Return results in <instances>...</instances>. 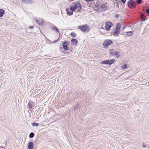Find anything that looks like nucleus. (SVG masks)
<instances>
[{
	"mask_svg": "<svg viewBox=\"0 0 149 149\" xmlns=\"http://www.w3.org/2000/svg\"><path fill=\"white\" fill-rule=\"evenodd\" d=\"M79 104L77 103L76 105H75L74 106V111L75 110H77L78 109V108L79 107Z\"/></svg>",
	"mask_w": 149,
	"mask_h": 149,
	"instance_id": "nucleus-25",
	"label": "nucleus"
},
{
	"mask_svg": "<svg viewBox=\"0 0 149 149\" xmlns=\"http://www.w3.org/2000/svg\"><path fill=\"white\" fill-rule=\"evenodd\" d=\"M127 5L131 9H134L136 7V4L133 0H129L127 3Z\"/></svg>",
	"mask_w": 149,
	"mask_h": 149,
	"instance_id": "nucleus-5",
	"label": "nucleus"
},
{
	"mask_svg": "<svg viewBox=\"0 0 149 149\" xmlns=\"http://www.w3.org/2000/svg\"><path fill=\"white\" fill-rule=\"evenodd\" d=\"M1 148L4 149V147L3 146H1Z\"/></svg>",
	"mask_w": 149,
	"mask_h": 149,
	"instance_id": "nucleus-38",
	"label": "nucleus"
},
{
	"mask_svg": "<svg viewBox=\"0 0 149 149\" xmlns=\"http://www.w3.org/2000/svg\"><path fill=\"white\" fill-rule=\"evenodd\" d=\"M34 103L31 100H30L28 103L27 106L28 108L29 109L30 111H31V109L33 107V105H34Z\"/></svg>",
	"mask_w": 149,
	"mask_h": 149,
	"instance_id": "nucleus-9",
	"label": "nucleus"
},
{
	"mask_svg": "<svg viewBox=\"0 0 149 149\" xmlns=\"http://www.w3.org/2000/svg\"><path fill=\"white\" fill-rule=\"evenodd\" d=\"M115 60L114 59H112L110 60H108V65H111L114 63L115 61Z\"/></svg>",
	"mask_w": 149,
	"mask_h": 149,
	"instance_id": "nucleus-18",
	"label": "nucleus"
},
{
	"mask_svg": "<svg viewBox=\"0 0 149 149\" xmlns=\"http://www.w3.org/2000/svg\"><path fill=\"white\" fill-rule=\"evenodd\" d=\"M106 4H102L100 6V8L102 10L105 11L107 10V6H106Z\"/></svg>",
	"mask_w": 149,
	"mask_h": 149,
	"instance_id": "nucleus-14",
	"label": "nucleus"
},
{
	"mask_svg": "<svg viewBox=\"0 0 149 149\" xmlns=\"http://www.w3.org/2000/svg\"><path fill=\"white\" fill-rule=\"evenodd\" d=\"M86 2H92L94 1V0H84Z\"/></svg>",
	"mask_w": 149,
	"mask_h": 149,
	"instance_id": "nucleus-29",
	"label": "nucleus"
},
{
	"mask_svg": "<svg viewBox=\"0 0 149 149\" xmlns=\"http://www.w3.org/2000/svg\"><path fill=\"white\" fill-rule=\"evenodd\" d=\"M120 33V31L114 29V31L113 29L111 32L110 33V34L114 36H118V34Z\"/></svg>",
	"mask_w": 149,
	"mask_h": 149,
	"instance_id": "nucleus-8",
	"label": "nucleus"
},
{
	"mask_svg": "<svg viewBox=\"0 0 149 149\" xmlns=\"http://www.w3.org/2000/svg\"><path fill=\"white\" fill-rule=\"evenodd\" d=\"M78 28L81 31L84 32H88L90 30L89 27L86 24L79 26Z\"/></svg>",
	"mask_w": 149,
	"mask_h": 149,
	"instance_id": "nucleus-3",
	"label": "nucleus"
},
{
	"mask_svg": "<svg viewBox=\"0 0 149 149\" xmlns=\"http://www.w3.org/2000/svg\"><path fill=\"white\" fill-rule=\"evenodd\" d=\"M119 3H120L121 5H122V4H121V3H120V2H119Z\"/></svg>",
	"mask_w": 149,
	"mask_h": 149,
	"instance_id": "nucleus-39",
	"label": "nucleus"
},
{
	"mask_svg": "<svg viewBox=\"0 0 149 149\" xmlns=\"http://www.w3.org/2000/svg\"><path fill=\"white\" fill-rule=\"evenodd\" d=\"M113 44V42L110 39H106L104 40L103 43V46L104 48H107L109 46Z\"/></svg>",
	"mask_w": 149,
	"mask_h": 149,
	"instance_id": "nucleus-4",
	"label": "nucleus"
},
{
	"mask_svg": "<svg viewBox=\"0 0 149 149\" xmlns=\"http://www.w3.org/2000/svg\"><path fill=\"white\" fill-rule=\"evenodd\" d=\"M148 148H149V146H148Z\"/></svg>",
	"mask_w": 149,
	"mask_h": 149,
	"instance_id": "nucleus-40",
	"label": "nucleus"
},
{
	"mask_svg": "<svg viewBox=\"0 0 149 149\" xmlns=\"http://www.w3.org/2000/svg\"><path fill=\"white\" fill-rule=\"evenodd\" d=\"M142 146L143 148H146V145L144 144V143L143 144Z\"/></svg>",
	"mask_w": 149,
	"mask_h": 149,
	"instance_id": "nucleus-35",
	"label": "nucleus"
},
{
	"mask_svg": "<svg viewBox=\"0 0 149 149\" xmlns=\"http://www.w3.org/2000/svg\"><path fill=\"white\" fill-rule=\"evenodd\" d=\"M34 143L33 142L30 141L28 144V148L27 149H33Z\"/></svg>",
	"mask_w": 149,
	"mask_h": 149,
	"instance_id": "nucleus-10",
	"label": "nucleus"
},
{
	"mask_svg": "<svg viewBox=\"0 0 149 149\" xmlns=\"http://www.w3.org/2000/svg\"><path fill=\"white\" fill-rule=\"evenodd\" d=\"M59 37L58 38L57 40H55L53 41V42H52V43H56V42H57L59 40Z\"/></svg>",
	"mask_w": 149,
	"mask_h": 149,
	"instance_id": "nucleus-32",
	"label": "nucleus"
},
{
	"mask_svg": "<svg viewBox=\"0 0 149 149\" xmlns=\"http://www.w3.org/2000/svg\"><path fill=\"white\" fill-rule=\"evenodd\" d=\"M69 45V42L68 41L65 40L62 43V46L63 49L65 50H67L69 49L68 46Z\"/></svg>",
	"mask_w": 149,
	"mask_h": 149,
	"instance_id": "nucleus-7",
	"label": "nucleus"
},
{
	"mask_svg": "<svg viewBox=\"0 0 149 149\" xmlns=\"http://www.w3.org/2000/svg\"><path fill=\"white\" fill-rule=\"evenodd\" d=\"M70 8H66L65 9V10L66 11V14L69 16H71L73 14V12L72 11H70Z\"/></svg>",
	"mask_w": 149,
	"mask_h": 149,
	"instance_id": "nucleus-13",
	"label": "nucleus"
},
{
	"mask_svg": "<svg viewBox=\"0 0 149 149\" xmlns=\"http://www.w3.org/2000/svg\"><path fill=\"white\" fill-rule=\"evenodd\" d=\"M22 2L25 3V4H31L32 3L31 0H22Z\"/></svg>",
	"mask_w": 149,
	"mask_h": 149,
	"instance_id": "nucleus-17",
	"label": "nucleus"
},
{
	"mask_svg": "<svg viewBox=\"0 0 149 149\" xmlns=\"http://www.w3.org/2000/svg\"><path fill=\"white\" fill-rule=\"evenodd\" d=\"M144 12H145L147 14L149 15V8H146L144 9Z\"/></svg>",
	"mask_w": 149,
	"mask_h": 149,
	"instance_id": "nucleus-27",
	"label": "nucleus"
},
{
	"mask_svg": "<svg viewBox=\"0 0 149 149\" xmlns=\"http://www.w3.org/2000/svg\"><path fill=\"white\" fill-rule=\"evenodd\" d=\"M108 60H104L100 62L101 64H107L108 65Z\"/></svg>",
	"mask_w": 149,
	"mask_h": 149,
	"instance_id": "nucleus-21",
	"label": "nucleus"
},
{
	"mask_svg": "<svg viewBox=\"0 0 149 149\" xmlns=\"http://www.w3.org/2000/svg\"><path fill=\"white\" fill-rule=\"evenodd\" d=\"M1 149H2V148H1Z\"/></svg>",
	"mask_w": 149,
	"mask_h": 149,
	"instance_id": "nucleus-42",
	"label": "nucleus"
},
{
	"mask_svg": "<svg viewBox=\"0 0 149 149\" xmlns=\"http://www.w3.org/2000/svg\"><path fill=\"white\" fill-rule=\"evenodd\" d=\"M124 34L128 36H132L133 34V32L131 31H130L128 32H125Z\"/></svg>",
	"mask_w": 149,
	"mask_h": 149,
	"instance_id": "nucleus-16",
	"label": "nucleus"
},
{
	"mask_svg": "<svg viewBox=\"0 0 149 149\" xmlns=\"http://www.w3.org/2000/svg\"><path fill=\"white\" fill-rule=\"evenodd\" d=\"M119 14H117L115 15V17L116 18H118L119 17Z\"/></svg>",
	"mask_w": 149,
	"mask_h": 149,
	"instance_id": "nucleus-30",
	"label": "nucleus"
},
{
	"mask_svg": "<svg viewBox=\"0 0 149 149\" xmlns=\"http://www.w3.org/2000/svg\"><path fill=\"white\" fill-rule=\"evenodd\" d=\"M126 1V0H120L121 2L123 3L124 4L125 3Z\"/></svg>",
	"mask_w": 149,
	"mask_h": 149,
	"instance_id": "nucleus-31",
	"label": "nucleus"
},
{
	"mask_svg": "<svg viewBox=\"0 0 149 149\" xmlns=\"http://www.w3.org/2000/svg\"><path fill=\"white\" fill-rule=\"evenodd\" d=\"M51 30L53 31H55L56 32H57L59 33V29L54 25H53L51 27Z\"/></svg>",
	"mask_w": 149,
	"mask_h": 149,
	"instance_id": "nucleus-12",
	"label": "nucleus"
},
{
	"mask_svg": "<svg viewBox=\"0 0 149 149\" xmlns=\"http://www.w3.org/2000/svg\"><path fill=\"white\" fill-rule=\"evenodd\" d=\"M34 27V26H29V28L30 29H33Z\"/></svg>",
	"mask_w": 149,
	"mask_h": 149,
	"instance_id": "nucleus-34",
	"label": "nucleus"
},
{
	"mask_svg": "<svg viewBox=\"0 0 149 149\" xmlns=\"http://www.w3.org/2000/svg\"><path fill=\"white\" fill-rule=\"evenodd\" d=\"M121 68L123 70H125L128 68V66L126 63H124L121 66Z\"/></svg>",
	"mask_w": 149,
	"mask_h": 149,
	"instance_id": "nucleus-22",
	"label": "nucleus"
},
{
	"mask_svg": "<svg viewBox=\"0 0 149 149\" xmlns=\"http://www.w3.org/2000/svg\"><path fill=\"white\" fill-rule=\"evenodd\" d=\"M121 27V26L120 24L119 23H118L116 24V26L115 29L120 31Z\"/></svg>",
	"mask_w": 149,
	"mask_h": 149,
	"instance_id": "nucleus-19",
	"label": "nucleus"
},
{
	"mask_svg": "<svg viewBox=\"0 0 149 149\" xmlns=\"http://www.w3.org/2000/svg\"><path fill=\"white\" fill-rule=\"evenodd\" d=\"M71 36L73 38H75L76 36V34L74 32H71L70 33Z\"/></svg>",
	"mask_w": 149,
	"mask_h": 149,
	"instance_id": "nucleus-26",
	"label": "nucleus"
},
{
	"mask_svg": "<svg viewBox=\"0 0 149 149\" xmlns=\"http://www.w3.org/2000/svg\"><path fill=\"white\" fill-rule=\"evenodd\" d=\"M117 6L118 7V2H117Z\"/></svg>",
	"mask_w": 149,
	"mask_h": 149,
	"instance_id": "nucleus-37",
	"label": "nucleus"
},
{
	"mask_svg": "<svg viewBox=\"0 0 149 149\" xmlns=\"http://www.w3.org/2000/svg\"><path fill=\"white\" fill-rule=\"evenodd\" d=\"M113 26V24L110 21L107 22L105 23V28L107 31H109L110 30L111 28Z\"/></svg>",
	"mask_w": 149,
	"mask_h": 149,
	"instance_id": "nucleus-6",
	"label": "nucleus"
},
{
	"mask_svg": "<svg viewBox=\"0 0 149 149\" xmlns=\"http://www.w3.org/2000/svg\"><path fill=\"white\" fill-rule=\"evenodd\" d=\"M5 13V10L2 9H0V17H1Z\"/></svg>",
	"mask_w": 149,
	"mask_h": 149,
	"instance_id": "nucleus-20",
	"label": "nucleus"
},
{
	"mask_svg": "<svg viewBox=\"0 0 149 149\" xmlns=\"http://www.w3.org/2000/svg\"><path fill=\"white\" fill-rule=\"evenodd\" d=\"M71 42L73 45H77L78 42V40L77 39L72 38L71 40Z\"/></svg>",
	"mask_w": 149,
	"mask_h": 149,
	"instance_id": "nucleus-15",
	"label": "nucleus"
},
{
	"mask_svg": "<svg viewBox=\"0 0 149 149\" xmlns=\"http://www.w3.org/2000/svg\"><path fill=\"white\" fill-rule=\"evenodd\" d=\"M117 49H109V55L112 56H114L117 58H118L120 56V54L119 51L117 50Z\"/></svg>",
	"mask_w": 149,
	"mask_h": 149,
	"instance_id": "nucleus-2",
	"label": "nucleus"
},
{
	"mask_svg": "<svg viewBox=\"0 0 149 149\" xmlns=\"http://www.w3.org/2000/svg\"><path fill=\"white\" fill-rule=\"evenodd\" d=\"M35 136V134L33 132H31L30 133L29 135V137L30 138H32Z\"/></svg>",
	"mask_w": 149,
	"mask_h": 149,
	"instance_id": "nucleus-24",
	"label": "nucleus"
},
{
	"mask_svg": "<svg viewBox=\"0 0 149 149\" xmlns=\"http://www.w3.org/2000/svg\"><path fill=\"white\" fill-rule=\"evenodd\" d=\"M36 22L39 25H43L44 24V22L42 19H36Z\"/></svg>",
	"mask_w": 149,
	"mask_h": 149,
	"instance_id": "nucleus-11",
	"label": "nucleus"
},
{
	"mask_svg": "<svg viewBox=\"0 0 149 149\" xmlns=\"http://www.w3.org/2000/svg\"><path fill=\"white\" fill-rule=\"evenodd\" d=\"M136 2L137 4L140 5L142 3V0H136Z\"/></svg>",
	"mask_w": 149,
	"mask_h": 149,
	"instance_id": "nucleus-28",
	"label": "nucleus"
},
{
	"mask_svg": "<svg viewBox=\"0 0 149 149\" xmlns=\"http://www.w3.org/2000/svg\"><path fill=\"white\" fill-rule=\"evenodd\" d=\"M125 28V26L123 27V28L122 30H124Z\"/></svg>",
	"mask_w": 149,
	"mask_h": 149,
	"instance_id": "nucleus-36",
	"label": "nucleus"
},
{
	"mask_svg": "<svg viewBox=\"0 0 149 149\" xmlns=\"http://www.w3.org/2000/svg\"><path fill=\"white\" fill-rule=\"evenodd\" d=\"M148 148H149V146H148Z\"/></svg>",
	"mask_w": 149,
	"mask_h": 149,
	"instance_id": "nucleus-41",
	"label": "nucleus"
},
{
	"mask_svg": "<svg viewBox=\"0 0 149 149\" xmlns=\"http://www.w3.org/2000/svg\"><path fill=\"white\" fill-rule=\"evenodd\" d=\"M147 18H145V19H142L140 21V22H144V21H146V20H147Z\"/></svg>",
	"mask_w": 149,
	"mask_h": 149,
	"instance_id": "nucleus-33",
	"label": "nucleus"
},
{
	"mask_svg": "<svg viewBox=\"0 0 149 149\" xmlns=\"http://www.w3.org/2000/svg\"><path fill=\"white\" fill-rule=\"evenodd\" d=\"M73 5H71L70 7V9L72 11H75L78 9L77 12H81L82 10V7L81 4L79 2L73 3Z\"/></svg>",
	"mask_w": 149,
	"mask_h": 149,
	"instance_id": "nucleus-1",
	"label": "nucleus"
},
{
	"mask_svg": "<svg viewBox=\"0 0 149 149\" xmlns=\"http://www.w3.org/2000/svg\"><path fill=\"white\" fill-rule=\"evenodd\" d=\"M39 125L38 123L33 122L32 123V125L33 127H37Z\"/></svg>",
	"mask_w": 149,
	"mask_h": 149,
	"instance_id": "nucleus-23",
	"label": "nucleus"
}]
</instances>
